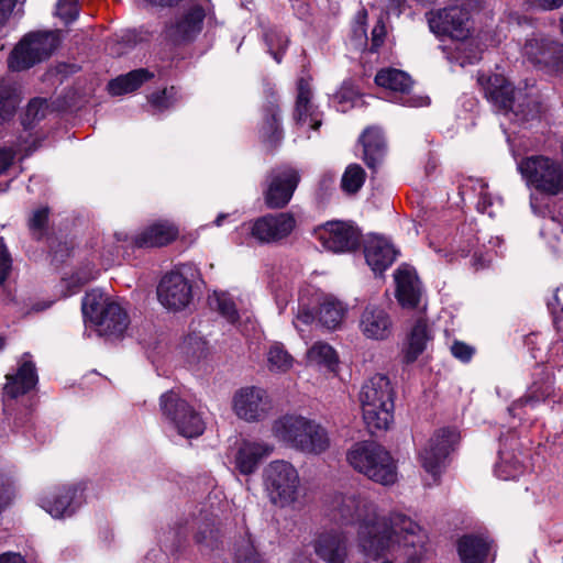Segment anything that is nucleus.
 <instances>
[{
  "label": "nucleus",
  "instance_id": "nucleus-38",
  "mask_svg": "<svg viewBox=\"0 0 563 563\" xmlns=\"http://www.w3.org/2000/svg\"><path fill=\"white\" fill-rule=\"evenodd\" d=\"M20 97L15 87L4 80L0 81V124L9 121L15 113Z\"/></svg>",
  "mask_w": 563,
  "mask_h": 563
},
{
  "label": "nucleus",
  "instance_id": "nucleus-6",
  "mask_svg": "<svg viewBox=\"0 0 563 563\" xmlns=\"http://www.w3.org/2000/svg\"><path fill=\"white\" fill-rule=\"evenodd\" d=\"M263 485L268 501L279 509L292 508L299 501L301 479L290 462L272 461L264 468Z\"/></svg>",
  "mask_w": 563,
  "mask_h": 563
},
{
  "label": "nucleus",
  "instance_id": "nucleus-64",
  "mask_svg": "<svg viewBox=\"0 0 563 563\" xmlns=\"http://www.w3.org/2000/svg\"><path fill=\"white\" fill-rule=\"evenodd\" d=\"M145 1L152 5L167 7V5H172L176 0H145Z\"/></svg>",
  "mask_w": 563,
  "mask_h": 563
},
{
  "label": "nucleus",
  "instance_id": "nucleus-25",
  "mask_svg": "<svg viewBox=\"0 0 563 563\" xmlns=\"http://www.w3.org/2000/svg\"><path fill=\"white\" fill-rule=\"evenodd\" d=\"M274 448L262 441H243L235 454L234 465L240 473L250 475L256 471L260 462L267 457Z\"/></svg>",
  "mask_w": 563,
  "mask_h": 563
},
{
  "label": "nucleus",
  "instance_id": "nucleus-61",
  "mask_svg": "<svg viewBox=\"0 0 563 563\" xmlns=\"http://www.w3.org/2000/svg\"><path fill=\"white\" fill-rule=\"evenodd\" d=\"M297 321L302 322L303 324H309L313 321L314 316L307 308H301L297 313Z\"/></svg>",
  "mask_w": 563,
  "mask_h": 563
},
{
  "label": "nucleus",
  "instance_id": "nucleus-56",
  "mask_svg": "<svg viewBox=\"0 0 563 563\" xmlns=\"http://www.w3.org/2000/svg\"><path fill=\"white\" fill-rule=\"evenodd\" d=\"M16 0H0V26L4 25L10 18Z\"/></svg>",
  "mask_w": 563,
  "mask_h": 563
},
{
  "label": "nucleus",
  "instance_id": "nucleus-46",
  "mask_svg": "<svg viewBox=\"0 0 563 563\" xmlns=\"http://www.w3.org/2000/svg\"><path fill=\"white\" fill-rule=\"evenodd\" d=\"M79 8L77 0H58L56 15L65 23H70L78 16Z\"/></svg>",
  "mask_w": 563,
  "mask_h": 563
},
{
  "label": "nucleus",
  "instance_id": "nucleus-7",
  "mask_svg": "<svg viewBox=\"0 0 563 563\" xmlns=\"http://www.w3.org/2000/svg\"><path fill=\"white\" fill-rule=\"evenodd\" d=\"M527 186L545 196L563 194L562 162L548 155H530L517 165Z\"/></svg>",
  "mask_w": 563,
  "mask_h": 563
},
{
  "label": "nucleus",
  "instance_id": "nucleus-2",
  "mask_svg": "<svg viewBox=\"0 0 563 563\" xmlns=\"http://www.w3.org/2000/svg\"><path fill=\"white\" fill-rule=\"evenodd\" d=\"M358 400L371 432L387 430L394 421V389L389 378L375 374L362 386Z\"/></svg>",
  "mask_w": 563,
  "mask_h": 563
},
{
  "label": "nucleus",
  "instance_id": "nucleus-63",
  "mask_svg": "<svg viewBox=\"0 0 563 563\" xmlns=\"http://www.w3.org/2000/svg\"><path fill=\"white\" fill-rule=\"evenodd\" d=\"M478 59H479V55L476 52L472 51L471 54L465 55L464 59L461 62V65L473 64V63H475Z\"/></svg>",
  "mask_w": 563,
  "mask_h": 563
},
{
  "label": "nucleus",
  "instance_id": "nucleus-9",
  "mask_svg": "<svg viewBox=\"0 0 563 563\" xmlns=\"http://www.w3.org/2000/svg\"><path fill=\"white\" fill-rule=\"evenodd\" d=\"M297 228V220L290 212L266 214L243 223L241 234L249 235L260 244H276L287 239Z\"/></svg>",
  "mask_w": 563,
  "mask_h": 563
},
{
  "label": "nucleus",
  "instance_id": "nucleus-8",
  "mask_svg": "<svg viewBox=\"0 0 563 563\" xmlns=\"http://www.w3.org/2000/svg\"><path fill=\"white\" fill-rule=\"evenodd\" d=\"M58 46L54 32H34L25 35L11 52L9 67L24 70L48 58Z\"/></svg>",
  "mask_w": 563,
  "mask_h": 563
},
{
  "label": "nucleus",
  "instance_id": "nucleus-20",
  "mask_svg": "<svg viewBox=\"0 0 563 563\" xmlns=\"http://www.w3.org/2000/svg\"><path fill=\"white\" fill-rule=\"evenodd\" d=\"M522 55L536 66L556 70L562 60L563 48L559 43L538 34L526 41Z\"/></svg>",
  "mask_w": 563,
  "mask_h": 563
},
{
  "label": "nucleus",
  "instance_id": "nucleus-29",
  "mask_svg": "<svg viewBox=\"0 0 563 563\" xmlns=\"http://www.w3.org/2000/svg\"><path fill=\"white\" fill-rule=\"evenodd\" d=\"M309 420L302 416L285 415L273 422V435L287 446L296 449L297 441L305 432Z\"/></svg>",
  "mask_w": 563,
  "mask_h": 563
},
{
  "label": "nucleus",
  "instance_id": "nucleus-57",
  "mask_svg": "<svg viewBox=\"0 0 563 563\" xmlns=\"http://www.w3.org/2000/svg\"><path fill=\"white\" fill-rule=\"evenodd\" d=\"M15 153L10 148H0V175L13 163Z\"/></svg>",
  "mask_w": 563,
  "mask_h": 563
},
{
  "label": "nucleus",
  "instance_id": "nucleus-43",
  "mask_svg": "<svg viewBox=\"0 0 563 563\" xmlns=\"http://www.w3.org/2000/svg\"><path fill=\"white\" fill-rule=\"evenodd\" d=\"M549 394L550 391L548 389L543 390L541 387L533 385L523 397L516 400L509 407V412L512 416H516L515 411L523 406L529 405L531 407H534L537 404L543 401L549 396Z\"/></svg>",
  "mask_w": 563,
  "mask_h": 563
},
{
  "label": "nucleus",
  "instance_id": "nucleus-37",
  "mask_svg": "<svg viewBox=\"0 0 563 563\" xmlns=\"http://www.w3.org/2000/svg\"><path fill=\"white\" fill-rule=\"evenodd\" d=\"M307 361L311 365H319L333 369L338 364V354L330 344L318 341L307 351Z\"/></svg>",
  "mask_w": 563,
  "mask_h": 563
},
{
  "label": "nucleus",
  "instance_id": "nucleus-11",
  "mask_svg": "<svg viewBox=\"0 0 563 563\" xmlns=\"http://www.w3.org/2000/svg\"><path fill=\"white\" fill-rule=\"evenodd\" d=\"M430 30L438 35H449L464 42L471 35L472 21L470 9L465 4H450L427 14Z\"/></svg>",
  "mask_w": 563,
  "mask_h": 563
},
{
  "label": "nucleus",
  "instance_id": "nucleus-42",
  "mask_svg": "<svg viewBox=\"0 0 563 563\" xmlns=\"http://www.w3.org/2000/svg\"><path fill=\"white\" fill-rule=\"evenodd\" d=\"M365 170L357 164L347 166L342 176V188L346 192L354 194L360 190L365 181Z\"/></svg>",
  "mask_w": 563,
  "mask_h": 563
},
{
  "label": "nucleus",
  "instance_id": "nucleus-48",
  "mask_svg": "<svg viewBox=\"0 0 563 563\" xmlns=\"http://www.w3.org/2000/svg\"><path fill=\"white\" fill-rule=\"evenodd\" d=\"M48 220V209L47 208H41L33 212L32 217L29 221V227L32 232V234L40 239L45 230L46 223Z\"/></svg>",
  "mask_w": 563,
  "mask_h": 563
},
{
  "label": "nucleus",
  "instance_id": "nucleus-33",
  "mask_svg": "<svg viewBox=\"0 0 563 563\" xmlns=\"http://www.w3.org/2000/svg\"><path fill=\"white\" fill-rule=\"evenodd\" d=\"M154 74L145 68L132 70L125 75L118 76L108 84V91L112 96H121L132 92L145 81L152 79Z\"/></svg>",
  "mask_w": 563,
  "mask_h": 563
},
{
  "label": "nucleus",
  "instance_id": "nucleus-30",
  "mask_svg": "<svg viewBox=\"0 0 563 563\" xmlns=\"http://www.w3.org/2000/svg\"><path fill=\"white\" fill-rule=\"evenodd\" d=\"M331 441L328 431L314 420H309L305 432L297 441L298 450L306 454H321L330 448Z\"/></svg>",
  "mask_w": 563,
  "mask_h": 563
},
{
  "label": "nucleus",
  "instance_id": "nucleus-51",
  "mask_svg": "<svg viewBox=\"0 0 563 563\" xmlns=\"http://www.w3.org/2000/svg\"><path fill=\"white\" fill-rule=\"evenodd\" d=\"M474 189L478 190L477 209L481 212H488V214H492V212L488 209L489 207H492L493 200L487 191V184L482 179H476Z\"/></svg>",
  "mask_w": 563,
  "mask_h": 563
},
{
  "label": "nucleus",
  "instance_id": "nucleus-47",
  "mask_svg": "<svg viewBox=\"0 0 563 563\" xmlns=\"http://www.w3.org/2000/svg\"><path fill=\"white\" fill-rule=\"evenodd\" d=\"M263 135L268 139L279 137V122L277 118V107L272 104L267 109L264 125L262 128Z\"/></svg>",
  "mask_w": 563,
  "mask_h": 563
},
{
  "label": "nucleus",
  "instance_id": "nucleus-24",
  "mask_svg": "<svg viewBox=\"0 0 563 563\" xmlns=\"http://www.w3.org/2000/svg\"><path fill=\"white\" fill-rule=\"evenodd\" d=\"M396 283V297L402 307L413 308L421 296V287L413 267L400 265L394 274Z\"/></svg>",
  "mask_w": 563,
  "mask_h": 563
},
{
  "label": "nucleus",
  "instance_id": "nucleus-50",
  "mask_svg": "<svg viewBox=\"0 0 563 563\" xmlns=\"http://www.w3.org/2000/svg\"><path fill=\"white\" fill-rule=\"evenodd\" d=\"M355 91L346 86H343L333 97V101L338 103V110L345 112L349 108L354 106Z\"/></svg>",
  "mask_w": 563,
  "mask_h": 563
},
{
  "label": "nucleus",
  "instance_id": "nucleus-40",
  "mask_svg": "<svg viewBox=\"0 0 563 563\" xmlns=\"http://www.w3.org/2000/svg\"><path fill=\"white\" fill-rule=\"evenodd\" d=\"M267 363L272 372H287L291 368L294 358L283 345L275 343L267 352Z\"/></svg>",
  "mask_w": 563,
  "mask_h": 563
},
{
  "label": "nucleus",
  "instance_id": "nucleus-60",
  "mask_svg": "<svg viewBox=\"0 0 563 563\" xmlns=\"http://www.w3.org/2000/svg\"><path fill=\"white\" fill-rule=\"evenodd\" d=\"M11 498L10 486L0 481V512L10 504Z\"/></svg>",
  "mask_w": 563,
  "mask_h": 563
},
{
  "label": "nucleus",
  "instance_id": "nucleus-10",
  "mask_svg": "<svg viewBox=\"0 0 563 563\" xmlns=\"http://www.w3.org/2000/svg\"><path fill=\"white\" fill-rule=\"evenodd\" d=\"M161 410L165 420L185 438L202 434L205 422L200 415L185 400L173 391L161 396Z\"/></svg>",
  "mask_w": 563,
  "mask_h": 563
},
{
  "label": "nucleus",
  "instance_id": "nucleus-1",
  "mask_svg": "<svg viewBox=\"0 0 563 563\" xmlns=\"http://www.w3.org/2000/svg\"><path fill=\"white\" fill-rule=\"evenodd\" d=\"M328 516L339 526L356 527L357 547L374 559L424 542L422 528L410 516L401 511L384 514L362 494H334L328 504Z\"/></svg>",
  "mask_w": 563,
  "mask_h": 563
},
{
  "label": "nucleus",
  "instance_id": "nucleus-17",
  "mask_svg": "<svg viewBox=\"0 0 563 563\" xmlns=\"http://www.w3.org/2000/svg\"><path fill=\"white\" fill-rule=\"evenodd\" d=\"M157 297L165 308L181 310L192 299L191 285L181 272H170L162 278L157 287Z\"/></svg>",
  "mask_w": 563,
  "mask_h": 563
},
{
  "label": "nucleus",
  "instance_id": "nucleus-18",
  "mask_svg": "<svg viewBox=\"0 0 563 563\" xmlns=\"http://www.w3.org/2000/svg\"><path fill=\"white\" fill-rule=\"evenodd\" d=\"M178 228L169 221H156L142 229L132 239L128 234L119 232L114 236L118 242H128L135 247H162L178 236Z\"/></svg>",
  "mask_w": 563,
  "mask_h": 563
},
{
  "label": "nucleus",
  "instance_id": "nucleus-34",
  "mask_svg": "<svg viewBox=\"0 0 563 563\" xmlns=\"http://www.w3.org/2000/svg\"><path fill=\"white\" fill-rule=\"evenodd\" d=\"M488 550V542L475 536H464L457 543V552L462 563H484Z\"/></svg>",
  "mask_w": 563,
  "mask_h": 563
},
{
  "label": "nucleus",
  "instance_id": "nucleus-27",
  "mask_svg": "<svg viewBox=\"0 0 563 563\" xmlns=\"http://www.w3.org/2000/svg\"><path fill=\"white\" fill-rule=\"evenodd\" d=\"M37 383V374L31 355L25 353L22 356L18 372L13 375H7L4 385V395L16 398L31 390Z\"/></svg>",
  "mask_w": 563,
  "mask_h": 563
},
{
  "label": "nucleus",
  "instance_id": "nucleus-5",
  "mask_svg": "<svg viewBox=\"0 0 563 563\" xmlns=\"http://www.w3.org/2000/svg\"><path fill=\"white\" fill-rule=\"evenodd\" d=\"M84 317L97 327L100 335L120 338L129 325L125 310L106 292L92 289L82 299Z\"/></svg>",
  "mask_w": 563,
  "mask_h": 563
},
{
  "label": "nucleus",
  "instance_id": "nucleus-4",
  "mask_svg": "<svg viewBox=\"0 0 563 563\" xmlns=\"http://www.w3.org/2000/svg\"><path fill=\"white\" fill-rule=\"evenodd\" d=\"M346 461L353 470L380 485L389 486L398 479L395 460L384 446L375 442L353 444L346 452Z\"/></svg>",
  "mask_w": 563,
  "mask_h": 563
},
{
  "label": "nucleus",
  "instance_id": "nucleus-23",
  "mask_svg": "<svg viewBox=\"0 0 563 563\" xmlns=\"http://www.w3.org/2000/svg\"><path fill=\"white\" fill-rule=\"evenodd\" d=\"M377 86L394 92L401 93V102L408 107H424L428 106L430 100L428 97L409 96L412 80L408 74L396 68L380 69L375 76Z\"/></svg>",
  "mask_w": 563,
  "mask_h": 563
},
{
  "label": "nucleus",
  "instance_id": "nucleus-53",
  "mask_svg": "<svg viewBox=\"0 0 563 563\" xmlns=\"http://www.w3.org/2000/svg\"><path fill=\"white\" fill-rule=\"evenodd\" d=\"M451 353L455 358L467 363L472 360L475 349L462 341H454L451 345Z\"/></svg>",
  "mask_w": 563,
  "mask_h": 563
},
{
  "label": "nucleus",
  "instance_id": "nucleus-55",
  "mask_svg": "<svg viewBox=\"0 0 563 563\" xmlns=\"http://www.w3.org/2000/svg\"><path fill=\"white\" fill-rule=\"evenodd\" d=\"M386 36V27L380 21L372 30V46L371 49L376 52L384 43Z\"/></svg>",
  "mask_w": 563,
  "mask_h": 563
},
{
  "label": "nucleus",
  "instance_id": "nucleus-19",
  "mask_svg": "<svg viewBox=\"0 0 563 563\" xmlns=\"http://www.w3.org/2000/svg\"><path fill=\"white\" fill-rule=\"evenodd\" d=\"M299 183L298 173L291 167L273 170L267 189L264 192L265 203L272 209L285 207L291 199Z\"/></svg>",
  "mask_w": 563,
  "mask_h": 563
},
{
  "label": "nucleus",
  "instance_id": "nucleus-35",
  "mask_svg": "<svg viewBox=\"0 0 563 563\" xmlns=\"http://www.w3.org/2000/svg\"><path fill=\"white\" fill-rule=\"evenodd\" d=\"M346 307L334 297L325 296L318 310L319 322L327 329L334 330L341 325L345 318Z\"/></svg>",
  "mask_w": 563,
  "mask_h": 563
},
{
  "label": "nucleus",
  "instance_id": "nucleus-39",
  "mask_svg": "<svg viewBox=\"0 0 563 563\" xmlns=\"http://www.w3.org/2000/svg\"><path fill=\"white\" fill-rule=\"evenodd\" d=\"M209 305L217 310L228 322L235 323L239 314L235 303L227 292L214 291L209 296Z\"/></svg>",
  "mask_w": 563,
  "mask_h": 563
},
{
  "label": "nucleus",
  "instance_id": "nucleus-16",
  "mask_svg": "<svg viewBox=\"0 0 563 563\" xmlns=\"http://www.w3.org/2000/svg\"><path fill=\"white\" fill-rule=\"evenodd\" d=\"M361 334L369 341L382 342L394 334V321L390 313L380 305L367 303L358 318Z\"/></svg>",
  "mask_w": 563,
  "mask_h": 563
},
{
  "label": "nucleus",
  "instance_id": "nucleus-36",
  "mask_svg": "<svg viewBox=\"0 0 563 563\" xmlns=\"http://www.w3.org/2000/svg\"><path fill=\"white\" fill-rule=\"evenodd\" d=\"M526 471L525 463L514 453L500 451V461L495 467V474L504 481L517 479Z\"/></svg>",
  "mask_w": 563,
  "mask_h": 563
},
{
  "label": "nucleus",
  "instance_id": "nucleus-26",
  "mask_svg": "<svg viewBox=\"0 0 563 563\" xmlns=\"http://www.w3.org/2000/svg\"><path fill=\"white\" fill-rule=\"evenodd\" d=\"M364 255L368 266L377 274L383 273L394 263L397 252L388 240L373 235L365 242Z\"/></svg>",
  "mask_w": 563,
  "mask_h": 563
},
{
  "label": "nucleus",
  "instance_id": "nucleus-45",
  "mask_svg": "<svg viewBox=\"0 0 563 563\" xmlns=\"http://www.w3.org/2000/svg\"><path fill=\"white\" fill-rule=\"evenodd\" d=\"M265 42L273 57L277 63H280L282 56L279 55V51H284L288 44L286 35L271 31L265 34Z\"/></svg>",
  "mask_w": 563,
  "mask_h": 563
},
{
  "label": "nucleus",
  "instance_id": "nucleus-15",
  "mask_svg": "<svg viewBox=\"0 0 563 563\" xmlns=\"http://www.w3.org/2000/svg\"><path fill=\"white\" fill-rule=\"evenodd\" d=\"M206 10L196 2L181 5L167 25V36L174 42L192 41L201 31Z\"/></svg>",
  "mask_w": 563,
  "mask_h": 563
},
{
  "label": "nucleus",
  "instance_id": "nucleus-32",
  "mask_svg": "<svg viewBox=\"0 0 563 563\" xmlns=\"http://www.w3.org/2000/svg\"><path fill=\"white\" fill-rule=\"evenodd\" d=\"M363 145V159L367 167L375 168L385 153V139L377 128H367L360 136Z\"/></svg>",
  "mask_w": 563,
  "mask_h": 563
},
{
  "label": "nucleus",
  "instance_id": "nucleus-14",
  "mask_svg": "<svg viewBox=\"0 0 563 563\" xmlns=\"http://www.w3.org/2000/svg\"><path fill=\"white\" fill-rule=\"evenodd\" d=\"M459 433L454 429L439 430L420 452V463L435 482L450 451L457 443Z\"/></svg>",
  "mask_w": 563,
  "mask_h": 563
},
{
  "label": "nucleus",
  "instance_id": "nucleus-41",
  "mask_svg": "<svg viewBox=\"0 0 563 563\" xmlns=\"http://www.w3.org/2000/svg\"><path fill=\"white\" fill-rule=\"evenodd\" d=\"M96 277L97 272L85 269L82 272L75 273L69 278H63L59 284L62 296L66 298L78 292L85 284L89 283Z\"/></svg>",
  "mask_w": 563,
  "mask_h": 563
},
{
  "label": "nucleus",
  "instance_id": "nucleus-13",
  "mask_svg": "<svg viewBox=\"0 0 563 563\" xmlns=\"http://www.w3.org/2000/svg\"><path fill=\"white\" fill-rule=\"evenodd\" d=\"M272 405L263 388L246 386L238 389L232 398V410L242 420L257 422L265 419Z\"/></svg>",
  "mask_w": 563,
  "mask_h": 563
},
{
  "label": "nucleus",
  "instance_id": "nucleus-12",
  "mask_svg": "<svg viewBox=\"0 0 563 563\" xmlns=\"http://www.w3.org/2000/svg\"><path fill=\"white\" fill-rule=\"evenodd\" d=\"M314 233L321 245L333 253H345L355 250L361 239L357 228L350 222L339 220L320 225Z\"/></svg>",
  "mask_w": 563,
  "mask_h": 563
},
{
  "label": "nucleus",
  "instance_id": "nucleus-44",
  "mask_svg": "<svg viewBox=\"0 0 563 563\" xmlns=\"http://www.w3.org/2000/svg\"><path fill=\"white\" fill-rule=\"evenodd\" d=\"M46 110L47 104L45 100L38 98L31 100L26 107L23 125L30 126L35 121L43 119L45 117Z\"/></svg>",
  "mask_w": 563,
  "mask_h": 563
},
{
  "label": "nucleus",
  "instance_id": "nucleus-52",
  "mask_svg": "<svg viewBox=\"0 0 563 563\" xmlns=\"http://www.w3.org/2000/svg\"><path fill=\"white\" fill-rule=\"evenodd\" d=\"M175 95V89L172 87L170 89H164L161 92L152 93L150 97V102L153 107L158 110H164L173 106L174 100L173 97Z\"/></svg>",
  "mask_w": 563,
  "mask_h": 563
},
{
  "label": "nucleus",
  "instance_id": "nucleus-22",
  "mask_svg": "<svg viewBox=\"0 0 563 563\" xmlns=\"http://www.w3.org/2000/svg\"><path fill=\"white\" fill-rule=\"evenodd\" d=\"M81 490L76 485H64L38 498V505L53 518L71 516L78 505Z\"/></svg>",
  "mask_w": 563,
  "mask_h": 563
},
{
  "label": "nucleus",
  "instance_id": "nucleus-59",
  "mask_svg": "<svg viewBox=\"0 0 563 563\" xmlns=\"http://www.w3.org/2000/svg\"><path fill=\"white\" fill-rule=\"evenodd\" d=\"M376 2L388 12H397L400 13L401 7L405 4L406 0H376Z\"/></svg>",
  "mask_w": 563,
  "mask_h": 563
},
{
  "label": "nucleus",
  "instance_id": "nucleus-3",
  "mask_svg": "<svg viewBox=\"0 0 563 563\" xmlns=\"http://www.w3.org/2000/svg\"><path fill=\"white\" fill-rule=\"evenodd\" d=\"M478 82L488 101L505 115L512 114L519 122L539 118L540 104L522 91H516L503 75H481Z\"/></svg>",
  "mask_w": 563,
  "mask_h": 563
},
{
  "label": "nucleus",
  "instance_id": "nucleus-62",
  "mask_svg": "<svg viewBox=\"0 0 563 563\" xmlns=\"http://www.w3.org/2000/svg\"><path fill=\"white\" fill-rule=\"evenodd\" d=\"M0 563H25V561L20 554L5 553L0 555Z\"/></svg>",
  "mask_w": 563,
  "mask_h": 563
},
{
  "label": "nucleus",
  "instance_id": "nucleus-21",
  "mask_svg": "<svg viewBox=\"0 0 563 563\" xmlns=\"http://www.w3.org/2000/svg\"><path fill=\"white\" fill-rule=\"evenodd\" d=\"M313 550L325 563H345L350 552L349 536L339 529L321 531L313 540Z\"/></svg>",
  "mask_w": 563,
  "mask_h": 563
},
{
  "label": "nucleus",
  "instance_id": "nucleus-54",
  "mask_svg": "<svg viewBox=\"0 0 563 563\" xmlns=\"http://www.w3.org/2000/svg\"><path fill=\"white\" fill-rule=\"evenodd\" d=\"M11 268V257L3 242L0 238V285L7 279Z\"/></svg>",
  "mask_w": 563,
  "mask_h": 563
},
{
  "label": "nucleus",
  "instance_id": "nucleus-58",
  "mask_svg": "<svg viewBox=\"0 0 563 563\" xmlns=\"http://www.w3.org/2000/svg\"><path fill=\"white\" fill-rule=\"evenodd\" d=\"M532 7L541 10H554L563 4V0H527Z\"/></svg>",
  "mask_w": 563,
  "mask_h": 563
},
{
  "label": "nucleus",
  "instance_id": "nucleus-31",
  "mask_svg": "<svg viewBox=\"0 0 563 563\" xmlns=\"http://www.w3.org/2000/svg\"><path fill=\"white\" fill-rule=\"evenodd\" d=\"M431 331L423 319H419L410 330L402 347V356L406 363H413L427 349L431 341Z\"/></svg>",
  "mask_w": 563,
  "mask_h": 563
},
{
  "label": "nucleus",
  "instance_id": "nucleus-49",
  "mask_svg": "<svg viewBox=\"0 0 563 563\" xmlns=\"http://www.w3.org/2000/svg\"><path fill=\"white\" fill-rule=\"evenodd\" d=\"M239 563H263L250 541L244 540L235 553Z\"/></svg>",
  "mask_w": 563,
  "mask_h": 563
},
{
  "label": "nucleus",
  "instance_id": "nucleus-28",
  "mask_svg": "<svg viewBox=\"0 0 563 563\" xmlns=\"http://www.w3.org/2000/svg\"><path fill=\"white\" fill-rule=\"evenodd\" d=\"M297 101L295 110V120L299 125H308L312 130H318L322 123L321 114L310 102L311 89L308 79L300 78L297 85Z\"/></svg>",
  "mask_w": 563,
  "mask_h": 563
}]
</instances>
